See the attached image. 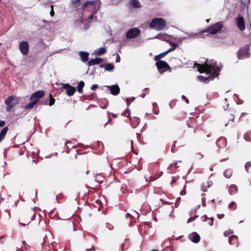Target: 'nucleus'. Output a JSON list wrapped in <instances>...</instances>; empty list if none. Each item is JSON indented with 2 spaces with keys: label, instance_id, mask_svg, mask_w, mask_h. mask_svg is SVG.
<instances>
[{
  "label": "nucleus",
  "instance_id": "nucleus-1",
  "mask_svg": "<svg viewBox=\"0 0 251 251\" xmlns=\"http://www.w3.org/2000/svg\"><path fill=\"white\" fill-rule=\"evenodd\" d=\"M101 2L100 0H88L82 6L81 9L83 11L88 10L90 12L94 11V14H96L100 9Z\"/></svg>",
  "mask_w": 251,
  "mask_h": 251
},
{
  "label": "nucleus",
  "instance_id": "nucleus-2",
  "mask_svg": "<svg viewBox=\"0 0 251 251\" xmlns=\"http://www.w3.org/2000/svg\"><path fill=\"white\" fill-rule=\"evenodd\" d=\"M166 24V21L164 19L155 18L152 20L149 26L151 28L159 31L163 29Z\"/></svg>",
  "mask_w": 251,
  "mask_h": 251
},
{
  "label": "nucleus",
  "instance_id": "nucleus-3",
  "mask_svg": "<svg viewBox=\"0 0 251 251\" xmlns=\"http://www.w3.org/2000/svg\"><path fill=\"white\" fill-rule=\"evenodd\" d=\"M207 67L209 70L210 75H211L213 78L219 75L221 68L217 66V63L216 61L211 60L210 62H209L207 61Z\"/></svg>",
  "mask_w": 251,
  "mask_h": 251
},
{
  "label": "nucleus",
  "instance_id": "nucleus-4",
  "mask_svg": "<svg viewBox=\"0 0 251 251\" xmlns=\"http://www.w3.org/2000/svg\"><path fill=\"white\" fill-rule=\"evenodd\" d=\"M18 99L13 96L11 95L7 98L5 100L4 103L7 105L6 110L7 112H10L12 108L18 103Z\"/></svg>",
  "mask_w": 251,
  "mask_h": 251
},
{
  "label": "nucleus",
  "instance_id": "nucleus-5",
  "mask_svg": "<svg viewBox=\"0 0 251 251\" xmlns=\"http://www.w3.org/2000/svg\"><path fill=\"white\" fill-rule=\"evenodd\" d=\"M155 65L160 73L162 74L167 70L170 72L172 71L171 68L169 66V64L164 61L159 60L156 62Z\"/></svg>",
  "mask_w": 251,
  "mask_h": 251
},
{
  "label": "nucleus",
  "instance_id": "nucleus-6",
  "mask_svg": "<svg viewBox=\"0 0 251 251\" xmlns=\"http://www.w3.org/2000/svg\"><path fill=\"white\" fill-rule=\"evenodd\" d=\"M223 27L222 22H219L213 25L208 27L203 32H208L211 34H215L220 31Z\"/></svg>",
  "mask_w": 251,
  "mask_h": 251
},
{
  "label": "nucleus",
  "instance_id": "nucleus-7",
  "mask_svg": "<svg viewBox=\"0 0 251 251\" xmlns=\"http://www.w3.org/2000/svg\"><path fill=\"white\" fill-rule=\"evenodd\" d=\"M250 55V48L248 46L241 48L237 52V56L239 59L248 58Z\"/></svg>",
  "mask_w": 251,
  "mask_h": 251
},
{
  "label": "nucleus",
  "instance_id": "nucleus-8",
  "mask_svg": "<svg viewBox=\"0 0 251 251\" xmlns=\"http://www.w3.org/2000/svg\"><path fill=\"white\" fill-rule=\"evenodd\" d=\"M140 30L137 28L134 27L129 29L126 33V37L127 39L135 38L139 36L140 34Z\"/></svg>",
  "mask_w": 251,
  "mask_h": 251
},
{
  "label": "nucleus",
  "instance_id": "nucleus-9",
  "mask_svg": "<svg viewBox=\"0 0 251 251\" xmlns=\"http://www.w3.org/2000/svg\"><path fill=\"white\" fill-rule=\"evenodd\" d=\"M195 66L198 68V71L200 73H205L206 74H210L209 70L207 67V61L203 64H200L197 63H195Z\"/></svg>",
  "mask_w": 251,
  "mask_h": 251
},
{
  "label": "nucleus",
  "instance_id": "nucleus-10",
  "mask_svg": "<svg viewBox=\"0 0 251 251\" xmlns=\"http://www.w3.org/2000/svg\"><path fill=\"white\" fill-rule=\"evenodd\" d=\"M171 45L173 46L172 48H171L167 50H166L161 53H160L158 55H155L154 56V60L157 61H159L160 60V59L164 57L168 53L174 50H175V49L176 48V47L177 46V45L176 43H171Z\"/></svg>",
  "mask_w": 251,
  "mask_h": 251
},
{
  "label": "nucleus",
  "instance_id": "nucleus-11",
  "mask_svg": "<svg viewBox=\"0 0 251 251\" xmlns=\"http://www.w3.org/2000/svg\"><path fill=\"white\" fill-rule=\"evenodd\" d=\"M19 50L24 55H27L29 51V44L27 41H22L19 45Z\"/></svg>",
  "mask_w": 251,
  "mask_h": 251
},
{
  "label": "nucleus",
  "instance_id": "nucleus-12",
  "mask_svg": "<svg viewBox=\"0 0 251 251\" xmlns=\"http://www.w3.org/2000/svg\"><path fill=\"white\" fill-rule=\"evenodd\" d=\"M45 95V92L43 90H39L33 93L30 97V100H37V103L39 101L40 99L42 98Z\"/></svg>",
  "mask_w": 251,
  "mask_h": 251
},
{
  "label": "nucleus",
  "instance_id": "nucleus-13",
  "mask_svg": "<svg viewBox=\"0 0 251 251\" xmlns=\"http://www.w3.org/2000/svg\"><path fill=\"white\" fill-rule=\"evenodd\" d=\"M63 88L66 90V94L69 96H73L76 91V88L69 83L63 84Z\"/></svg>",
  "mask_w": 251,
  "mask_h": 251
},
{
  "label": "nucleus",
  "instance_id": "nucleus-14",
  "mask_svg": "<svg viewBox=\"0 0 251 251\" xmlns=\"http://www.w3.org/2000/svg\"><path fill=\"white\" fill-rule=\"evenodd\" d=\"M36 216V212L35 211H34L32 209H31L29 211L27 212L26 213H25L23 216V218L24 219H27V224H28L31 221H32L35 217Z\"/></svg>",
  "mask_w": 251,
  "mask_h": 251
},
{
  "label": "nucleus",
  "instance_id": "nucleus-15",
  "mask_svg": "<svg viewBox=\"0 0 251 251\" xmlns=\"http://www.w3.org/2000/svg\"><path fill=\"white\" fill-rule=\"evenodd\" d=\"M236 22L237 25L239 29L241 31H243L245 29V22L243 17L241 16L237 17Z\"/></svg>",
  "mask_w": 251,
  "mask_h": 251
},
{
  "label": "nucleus",
  "instance_id": "nucleus-16",
  "mask_svg": "<svg viewBox=\"0 0 251 251\" xmlns=\"http://www.w3.org/2000/svg\"><path fill=\"white\" fill-rule=\"evenodd\" d=\"M108 88L110 91L111 94L113 95L116 96L120 92V88L118 85L109 86Z\"/></svg>",
  "mask_w": 251,
  "mask_h": 251
},
{
  "label": "nucleus",
  "instance_id": "nucleus-17",
  "mask_svg": "<svg viewBox=\"0 0 251 251\" xmlns=\"http://www.w3.org/2000/svg\"><path fill=\"white\" fill-rule=\"evenodd\" d=\"M189 239L195 243H198L200 242L201 237L200 235L196 232H193L189 235Z\"/></svg>",
  "mask_w": 251,
  "mask_h": 251
},
{
  "label": "nucleus",
  "instance_id": "nucleus-18",
  "mask_svg": "<svg viewBox=\"0 0 251 251\" xmlns=\"http://www.w3.org/2000/svg\"><path fill=\"white\" fill-rule=\"evenodd\" d=\"M228 243L230 245L238 246V237L236 235H231L228 238Z\"/></svg>",
  "mask_w": 251,
  "mask_h": 251
},
{
  "label": "nucleus",
  "instance_id": "nucleus-19",
  "mask_svg": "<svg viewBox=\"0 0 251 251\" xmlns=\"http://www.w3.org/2000/svg\"><path fill=\"white\" fill-rule=\"evenodd\" d=\"M102 59L100 58H96L95 59H91L88 62V65L91 66L92 65L99 64L102 62Z\"/></svg>",
  "mask_w": 251,
  "mask_h": 251
},
{
  "label": "nucleus",
  "instance_id": "nucleus-20",
  "mask_svg": "<svg viewBox=\"0 0 251 251\" xmlns=\"http://www.w3.org/2000/svg\"><path fill=\"white\" fill-rule=\"evenodd\" d=\"M156 38L158 39L163 40V41H165L167 42H170V36H169L168 35H167L166 34H161V33L158 34L156 35Z\"/></svg>",
  "mask_w": 251,
  "mask_h": 251
},
{
  "label": "nucleus",
  "instance_id": "nucleus-21",
  "mask_svg": "<svg viewBox=\"0 0 251 251\" xmlns=\"http://www.w3.org/2000/svg\"><path fill=\"white\" fill-rule=\"evenodd\" d=\"M79 55L81 59L83 62H85L88 60L89 53L88 52L85 51H80L79 52Z\"/></svg>",
  "mask_w": 251,
  "mask_h": 251
},
{
  "label": "nucleus",
  "instance_id": "nucleus-22",
  "mask_svg": "<svg viewBox=\"0 0 251 251\" xmlns=\"http://www.w3.org/2000/svg\"><path fill=\"white\" fill-rule=\"evenodd\" d=\"M8 130L7 126L4 127L0 132V143L4 139Z\"/></svg>",
  "mask_w": 251,
  "mask_h": 251
},
{
  "label": "nucleus",
  "instance_id": "nucleus-23",
  "mask_svg": "<svg viewBox=\"0 0 251 251\" xmlns=\"http://www.w3.org/2000/svg\"><path fill=\"white\" fill-rule=\"evenodd\" d=\"M31 100V102L25 106V110L31 109L35 106V105L37 103V100Z\"/></svg>",
  "mask_w": 251,
  "mask_h": 251
},
{
  "label": "nucleus",
  "instance_id": "nucleus-24",
  "mask_svg": "<svg viewBox=\"0 0 251 251\" xmlns=\"http://www.w3.org/2000/svg\"><path fill=\"white\" fill-rule=\"evenodd\" d=\"M85 83L83 81H80L78 82L77 86V90L79 93H82L83 92V88L84 86Z\"/></svg>",
  "mask_w": 251,
  "mask_h": 251
},
{
  "label": "nucleus",
  "instance_id": "nucleus-25",
  "mask_svg": "<svg viewBox=\"0 0 251 251\" xmlns=\"http://www.w3.org/2000/svg\"><path fill=\"white\" fill-rule=\"evenodd\" d=\"M201 220L202 221H204V222H205L208 219H209L211 222L210 223H209V225L210 226H212L213 225V223H214V218L213 217H211V218H208L207 216L206 215H204L203 216H202L201 217Z\"/></svg>",
  "mask_w": 251,
  "mask_h": 251
},
{
  "label": "nucleus",
  "instance_id": "nucleus-26",
  "mask_svg": "<svg viewBox=\"0 0 251 251\" xmlns=\"http://www.w3.org/2000/svg\"><path fill=\"white\" fill-rule=\"evenodd\" d=\"M232 175V170H231L230 169H226L225 171L224 174V176L227 178H229Z\"/></svg>",
  "mask_w": 251,
  "mask_h": 251
},
{
  "label": "nucleus",
  "instance_id": "nucleus-27",
  "mask_svg": "<svg viewBox=\"0 0 251 251\" xmlns=\"http://www.w3.org/2000/svg\"><path fill=\"white\" fill-rule=\"evenodd\" d=\"M123 116L128 117L131 121V124L133 122L131 117H130V110L128 108L126 109L122 114Z\"/></svg>",
  "mask_w": 251,
  "mask_h": 251
},
{
  "label": "nucleus",
  "instance_id": "nucleus-28",
  "mask_svg": "<svg viewBox=\"0 0 251 251\" xmlns=\"http://www.w3.org/2000/svg\"><path fill=\"white\" fill-rule=\"evenodd\" d=\"M114 66L110 63H107L105 66V70L107 71H112L113 70Z\"/></svg>",
  "mask_w": 251,
  "mask_h": 251
},
{
  "label": "nucleus",
  "instance_id": "nucleus-29",
  "mask_svg": "<svg viewBox=\"0 0 251 251\" xmlns=\"http://www.w3.org/2000/svg\"><path fill=\"white\" fill-rule=\"evenodd\" d=\"M106 52V50L105 48L101 47L100 48L98 52H97V54L98 55H100L104 54Z\"/></svg>",
  "mask_w": 251,
  "mask_h": 251
},
{
  "label": "nucleus",
  "instance_id": "nucleus-30",
  "mask_svg": "<svg viewBox=\"0 0 251 251\" xmlns=\"http://www.w3.org/2000/svg\"><path fill=\"white\" fill-rule=\"evenodd\" d=\"M244 138L247 142H251V135L249 132H246L244 134Z\"/></svg>",
  "mask_w": 251,
  "mask_h": 251
},
{
  "label": "nucleus",
  "instance_id": "nucleus-31",
  "mask_svg": "<svg viewBox=\"0 0 251 251\" xmlns=\"http://www.w3.org/2000/svg\"><path fill=\"white\" fill-rule=\"evenodd\" d=\"M131 1L133 7L136 8L140 7V3L138 0H132Z\"/></svg>",
  "mask_w": 251,
  "mask_h": 251
},
{
  "label": "nucleus",
  "instance_id": "nucleus-32",
  "mask_svg": "<svg viewBox=\"0 0 251 251\" xmlns=\"http://www.w3.org/2000/svg\"><path fill=\"white\" fill-rule=\"evenodd\" d=\"M245 168L247 172H249L250 170H251V162H248L246 163Z\"/></svg>",
  "mask_w": 251,
  "mask_h": 251
},
{
  "label": "nucleus",
  "instance_id": "nucleus-33",
  "mask_svg": "<svg viewBox=\"0 0 251 251\" xmlns=\"http://www.w3.org/2000/svg\"><path fill=\"white\" fill-rule=\"evenodd\" d=\"M229 191L232 192H236L238 190L237 187L234 184L231 185L229 187Z\"/></svg>",
  "mask_w": 251,
  "mask_h": 251
},
{
  "label": "nucleus",
  "instance_id": "nucleus-34",
  "mask_svg": "<svg viewBox=\"0 0 251 251\" xmlns=\"http://www.w3.org/2000/svg\"><path fill=\"white\" fill-rule=\"evenodd\" d=\"M50 99L49 105L50 106H51L53 104H54V102H55V99L52 98V95L50 94Z\"/></svg>",
  "mask_w": 251,
  "mask_h": 251
},
{
  "label": "nucleus",
  "instance_id": "nucleus-35",
  "mask_svg": "<svg viewBox=\"0 0 251 251\" xmlns=\"http://www.w3.org/2000/svg\"><path fill=\"white\" fill-rule=\"evenodd\" d=\"M233 233V231L231 229H228V230L225 231L224 232V235L226 237L228 236L229 235Z\"/></svg>",
  "mask_w": 251,
  "mask_h": 251
},
{
  "label": "nucleus",
  "instance_id": "nucleus-36",
  "mask_svg": "<svg viewBox=\"0 0 251 251\" xmlns=\"http://www.w3.org/2000/svg\"><path fill=\"white\" fill-rule=\"evenodd\" d=\"M48 99H46V100L44 99L42 100H39V101L38 103L40 105H47L48 104Z\"/></svg>",
  "mask_w": 251,
  "mask_h": 251
},
{
  "label": "nucleus",
  "instance_id": "nucleus-37",
  "mask_svg": "<svg viewBox=\"0 0 251 251\" xmlns=\"http://www.w3.org/2000/svg\"><path fill=\"white\" fill-rule=\"evenodd\" d=\"M80 0H72L71 2H72V4H73V5H76L75 6V7H76L78 5H79V4H80Z\"/></svg>",
  "mask_w": 251,
  "mask_h": 251
},
{
  "label": "nucleus",
  "instance_id": "nucleus-38",
  "mask_svg": "<svg viewBox=\"0 0 251 251\" xmlns=\"http://www.w3.org/2000/svg\"><path fill=\"white\" fill-rule=\"evenodd\" d=\"M230 116L226 118L228 121L233 122L234 119V115L233 114H229Z\"/></svg>",
  "mask_w": 251,
  "mask_h": 251
},
{
  "label": "nucleus",
  "instance_id": "nucleus-39",
  "mask_svg": "<svg viewBox=\"0 0 251 251\" xmlns=\"http://www.w3.org/2000/svg\"><path fill=\"white\" fill-rule=\"evenodd\" d=\"M198 217V215H195L192 217H191L190 218H189L187 220V223H189L193 221H194L195 219H196V218Z\"/></svg>",
  "mask_w": 251,
  "mask_h": 251
},
{
  "label": "nucleus",
  "instance_id": "nucleus-40",
  "mask_svg": "<svg viewBox=\"0 0 251 251\" xmlns=\"http://www.w3.org/2000/svg\"><path fill=\"white\" fill-rule=\"evenodd\" d=\"M134 100H135V98H134V97H131V98H129V99H127L126 100V103H127V104L128 105H129V104H130V102H131V101H134Z\"/></svg>",
  "mask_w": 251,
  "mask_h": 251
},
{
  "label": "nucleus",
  "instance_id": "nucleus-41",
  "mask_svg": "<svg viewBox=\"0 0 251 251\" xmlns=\"http://www.w3.org/2000/svg\"><path fill=\"white\" fill-rule=\"evenodd\" d=\"M198 78L200 80L205 81L208 80V78L202 75L198 76Z\"/></svg>",
  "mask_w": 251,
  "mask_h": 251
},
{
  "label": "nucleus",
  "instance_id": "nucleus-42",
  "mask_svg": "<svg viewBox=\"0 0 251 251\" xmlns=\"http://www.w3.org/2000/svg\"><path fill=\"white\" fill-rule=\"evenodd\" d=\"M50 7H51V11L50 12V15L52 17L54 15V12L53 11V5H51Z\"/></svg>",
  "mask_w": 251,
  "mask_h": 251
},
{
  "label": "nucleus",
  "instance_id": "nucleus-43",
  "mask_svg": "<svg viewBox=\"0 0 251 251\" xmlns=\"http://www.w3.org/2000/svg\"><path fill=\"white\" fill-rule=\"evenodd\" d=\"M186 184H185L184 186V189L183 190L181 191L180 192V194L181 195H185L186 192L185 191V188H186Z\"/></svg>",
  "mask_w": 251,
  "mask_h": 251
},
{
  "label": "nucleus",
  "instance_id": "nucleus-44",
  "mask_svg": "<svg viewBox=\"0 0 251 251\" xmlns=\"http://www.w3.org/2000/svg\"><path fill=\"white\" fill-rule=\"evenodd\" d=\"M201 190L203 192H205L207 191V187L204 186V184H202L201 186Z\"/></svg>",
  "mask_w": 251,
  "mask_h": 251
},
{
  "label": "nucleus",
  "instance_id": "nucleus-45",
  "mask_svg": "<svg viewBox=\"0 0 251 251\" xmlns=\"http://www.w3.org/2000/svg\"><path fill=\"white\" fill-rule=\"evenodd\" d=\"M99 86L97 84H93L91 86V89L92 90H95L96 89L98 88Z\"/></svg>",
  "mask_w": 251,
  "mask_h": 251
},
{
  "label": "nucleus",
  "instance_id": "nucleus-46",
  "mask_svg": "<svg viewBox=\"0 0 251 251\" xmlns=\"http://www.w3.org/2000/svg\"><path fill=\"white\" fill-rule=\"evenodd\" d=\"M176 180H177L176 177H173L172 180L171 182V184H173L175 183L176 182Z\"/></svg>",
  "mask_w": 251,
  "mask_h": 251
},
{
  "label": "nucleus",
  "instance_id": "nucleus-47",
  "mask_svg": "<svg viewBox=\"0 0 251 251\" xmlns=\"http://www.w3.org/2000/svg\"><path fill=\"white\" fill-rule=\"evenodd\" d=\"M182 98L185 100V101H186V102L187 103H189V100L184 96V95H182Z\"/></svg>",
  "mask_w": 251,
  "mask_h": 251
},
{
  "label": "nucleus",
  "instance_id": "nucleus-48",
  "mask_svg": "<svg viewBox=\"0 0 251 251\" xmlns=\"http://www.w3.org/2000/svg\"><path fill=\"white\" fill-rule=\"evenodd\" d=\"M176 141L172 145V148H171V151L172 152H174L175 151V147H176Z\"/></svg>",
  "mask_w": 251,
  "mask_h": 251
},
{
  "label": "nucleus",
  "instance_id": "nucleus-49",
  "mask_svg": "<svg viewBox=\"0 0 251 251\" xmlns=\"http://www.w3.org/2000/svg\"><path fill=\"white\" fill-rule=\"evenodd\" d=\"M5 124V122L4 121L0 120V127H3L4 126Z\"/></svg>",
  "mask_w": 251,
  "mask_h": 251
},
{
  "label": "nucleus",
  "instance_id": "nucleus-50",
  "mask_svg": "<svg viewBox=\"0 0 251 251\" xmlns=\"http://www.w3.org/2000/svg\"><path fill=\"white\" fill-rule=\"evenodd\" d=\"M225 216V215L224 214H218L217 215V217L219 219H221L222 218H223Z\"/></svg>",
  "mask_w": 251,
  "mask_h": 251
},
{
  "label": "nucleus",
  "instance_id": "nucleus-51",
  "mask_svg": "<svg viewBox=\"0 0 251 251\" xmlns=\"http://www.w3.org/2000/svg\"><path fill=\"white\" fill-rule=\"evenodd\" d=\"M235 203L234 201L231 202L228 205V207L232 208L235 205Z\"/></svg>",
  "mask_w": 251,
  "mask_h": 251
},
{
  "label": "nucleus",
  "instance_id": "nucleus-52",
  "mask_svg": "<svg viewBox=\"0 0 251 251\" xmlns=\"http://www.w3.org/2000/svg\"><path fill=\"white\" fill-rule=\"evenodd\" d=\"M92 12H93V13L91 15H90L88 17V19L90 20L93 19L94 16L95 14H94V11H92Z\"/></svg>",
  "mask_w": 251,
  "mask_h": 251
},
{
  "label": "nucleus",
  "instance_id": "nucleus-53",
  "mask_svg": "<svg viewBox=\"0 0 251 251\" xmlns=\"http://www.w3.org/2000/svg\"><path fill=\"white\" fill-rule=\"evenodd\" d=\"M170 166L171 167H174V168H177V163H173V164H171L170 165Z\"/></svg>",
  "mask_w": 251,
  "mask_h": 251
},
{
  "label": "nucleus",
  "instance_id": "nucleus-54",
  "mask_svg": "<svg viewBox=\"0 0 251 251\" xmlns=\"http://www.w3.org/2000/svg\"><path fill=\"white\" fill-rule=\"evenodd\" d=\"M120 57L119 55H118L116 57V62H120Z\"/></svg>",
  "mask_w": 251,
  "mask_h": 251
},
{
  "label": "nucleus",
  "instance_id": "nucleus-55",
  "mask_svg": "<svg viewBox=\"0 0 251 251\" xmlns=\"http://www.w3.org/2000/svg\"><path fill=\"white\" fill-rule=\"evenodd\" d=\"M108 118H109V119H108V120L107 122H106V123L104 124V126H106V125H107V124L109 122H110L111 121V119H110V116H108Z\"/></svg>",
  "mask_w": 251,
  "mask_h": 251
},
{
  "label": "nucleus",
  "instance_id": "nucleus-56",
  "mask_svg": "<svg viewBox=\"0 0 251 251\" xmlns=\"http://www.w3.org/2000/svg\"><path fill=\"white\" fill-rule=\"evenodd\" d=\"M134 120H135V122L138 124L139 123V119L137 118H134Z\"/></svg>",
  "mask_w": 251,
  "mask_h": 251
},
{
  "label": "nucleus",
  "instance_id": "nucleus-57",
  "mask_svg": "<svg viewBox=\"0 0 251 251\" xmlns=\"http://www.w3.org/2000/svg\"><path fill=\"white\" fill-rule=\"evenodd\" d=\"M5 212L7 213L8 215V217H10V214L9 211H7V210H6V211H5Z\"/></svg>",
  "mask_w": 251,
  "mask_h": 251
},
{
  "label": "nucleus",
  "instance_id": "nucleus-58",
  "mask_svg": "<svg viewBox=\"0 0 251 251\" xmlns=\"http://www.w3.org/2000/svg\"><path fill=\"white\" fill-rule=\"evenodd\" d=\"M130 216H131V215L129 213H127L126 214V218H128V217H130Z\"/></svg>",
  "mask_w": 251,
  "mask_h": 251
},
{
  "label": "nucleus",
  "instance_id": "nucleus-59",
  "mask_svg": "<svg viewBox=\"0 0 251 251\" xmlns=\"http://www.w3.org/2000/svg\"><path fill=\"white\" fill-rule=\"evenodd\" d=\"M112 117L113 118H116L117 117V115L115 114L112 113Z\"/></svg>",
  "mask_w": 251,
  "mask_h": 251
},
{
  "label": "nucleus",
  "instance_id": "nucleus-60",
  "mask_svg": "<svg viewBox=\"0 0 251 251\" xmlns=\"http://www.w3.org/2000/svg\"><path fill=\"white\" fill-rule=\"evenodd\" d=\"M71 143V141H67V142L66 143V144H69V143Z\"/></svg>",
  "mask_w": 251,
  "mask_h": 251
},
{
  "label": "nucleus",
  "instance_id": "nucleus-61",
  "mask_svg": "<svg viewBox=\"0 0 251 251\" xmlns=\"http://www.w3.org/2000/svg\"><path fill=\"white\" fill-rule=\"evenodd\" d=\"M151 251H158L157 250H152Z\"/></svg>",
  "mask_w": 251,
  "mask_h": 251
},
{
  "label": "nucleus",
  "instance_id": "nucleus-62",
  "mask_svg": "<svg viewBox=\"0 0 251 251\" xmlns=\"http://www.w3.org/2000/svg\"><path fill=\"white\" fill-rule=\"evenodd\" d=\"M88 173H89V171H88L86 172V174H88Z\"/></svg>",
  "mask_w": 251,
  "mask_h": 251
},
{
  "label": "nucleus",
  "instance_id": "nucleus-63",
  "mask_svg": "<svg viewBox=\"0 0 251 251\" xmlns=\"http://www.w3.org/2000/svg\"><path fill=\"white\" fill-rule=\"evenodd\" d=\"M145 94H144L142 97L143 98H144V97H145Z\"/></svg>",
  "mask_w": 251,
  "mask_h": 251
},
{
  "label": "nucleus",
  "instance_id": "nucleus-64",
  "mask_svg": "<svg viewBox=\"0 0 251 251\" xmlns=\"http://www.w3.org/2000/svg\"><path fill=\"white\" fill-rule=\"evenodd\" d=\"M86 251H90L89 250H86Z\"/></svg>",
  "mask_w": 251,
  "mask_h": 251
}]
</instances>
